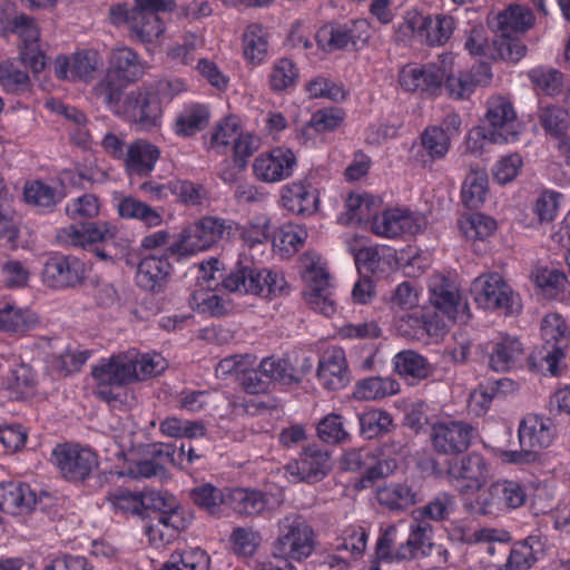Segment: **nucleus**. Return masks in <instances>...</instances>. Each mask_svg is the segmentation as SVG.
<instances>
[{
	"label": "nucleus",
	"instance_id": "1",
	"mask_svg": "<svg viewBox=\"0 0 570 570\" xmlns=\"http://www.w3.org/2000/svg\"><path fill=\"white\" fill-rule=\"evenodd\" d=\"M200 276L208 288L216 289L219 285L230 293L253 294L271 298L284 291L285 278L277 273L258 268L248 258L238 261L227 274L220 268L217 258L200 264Z\"/></svg>",
	"mask_w": 570,
	"mask_h": 570
},
{
	"label": "nucleus",
	"instance_id": "2",
	"mask_svg": "<svg viewBox=\"0 0 570 570\" xmlns=\"http://www.w3.org/2000/svg\"><path fill=\"white\" fill-rule=\"evenodd\" d=\"M175 0H134L128 3H116L109 8L108 18L112 26H126L129 37L140 43H151L165 31L160 13L173 12Z\"/></svg>",
	"mask_w": 570,
	"mask_h": 570
},
{
	"label": "nucleus",
	"instance_id": "3",
	"mask_svg": "<svg viewBox=\"0 0 570 570\" xmlns=\"http://www.w3.org/2000/svg\"><path fill=\"white\" fill-rule=\"evenodd\" d=\"M101 100L116 116L138 130L150 131L161 125V101L151 86L137 87L126 94L110 92Z\"/></svg>",
	"mask_w": 570,
	"mask_h": 570
},
{
	"label": "nucleus",
	"instance_id": "4",
	"mask_svg": "<svg viewBox=\"0 0 570 570\" xmlns=\"http://www.w3.org/2000/svg\"><path fill=\"white\" fill-rule=\"evenodd\" d=\"M52 460L61 475L70 482H83L89 480L91 489H101L114 478L112 472L92 473L98 469L97 454L79 445L58 444L52 451Z\"/></svg>",
	"mask_w": 570,
	"mask_h": 570
},
{
	"label": "nucleus",
	"instance_id": "5",
	"mask_svg": "<svg viewBox=\"0 0 570 570\" xmlns=\"http://www.w3.org/2000/svg\"><path fill=\"white\" fill-rule=\"evenodd\" d=\"M278 535L273 543V556L283 561H303L316 548V534L304 517L292 513L277 523Z\"/></svg>",
	"mask_w": 570,
	"mask_h": 570
},
{
	"label": "nucleus",
	"instance_id": "6",
	"mask_svg": "<svg viewBox=\"0 0 570 570\" xmlns=\"http://www.w3.org/2000/svg\"><path fill=\"white\" fill-rule=\"evenodd\" d=\"M233 229L234 223L229 219L214 216L203 217L184 228L179 238L170 244L168 250L178 257H186L205 250L222 239L229 238Z\"/></svg>",
	"mask_w": 570,
	"mask_h": 570
},
{
	"label": "nucleus",
	"instance_id": "7",
	"mask_svg": "<svg viewBox=\"0 0 570 570\" xmlns=\"http://www.w3.org/2000/svg\"><path fill=\"white\" fill-rule=\"evenodd\" d=\"M91 375L97 382V395L107 402L117 401L118 390L137 379V354L112 355L107 362L94 366Z\"/></svg>",
	"mask_w": 570,
	"mask_h": 570
},
{
	"label": "nucleus",
	"instance_id": "8",
	"mask_svg": "<svg viewBox=\"0 0 570 570\" xmlns=\"http://www.w3.org/2000/svg\"><path fill=\"white\" fill-rule=\"evenodd\" d=\"M483 126L474 129L476 138L492 144H508L519 139L520 124L510 100L504 97H492L487 102Z\"/></svg>",
	"mask_w": 570,
	"mask_h": 570
},
{
	"label": "nucleus",
	"instance_id": "9",
	"mask_svg": "<svg viewBox=\"0 0 570 570\" xmlns=\"http://www.w3.org/2000/svg\"><path fill=\"white\" fill-rule=\"evenodd\" d=\"M144 73V63L136 51L129 47L114 49L110 53L106 76L96 87L98 98L104 99L114 91L124 94L125 88L138 81Z\"/></svg>",
	"mask_w": 570,
	"mask_h": 570
},
{
	"label": "nucleus",
	"instance_id": "10",
	"mask_svg": "<svg viewBox=\"0 0 570 570\" xmlns=\"http://www.w3.org/2000/svg\"><path fill=\"white\" fill-rule=\"evenodd\" d=\"M471 294L482 308L500 309L505 315L521 312L519 295L497 273L476 277L472 282Z\"/></svg>",
	"mask_w": 570,
	"mask_h": 570
},
{
	"label": "nucleus",
	"instance_id": "11",
	"mask_svg": "<svg viewBox=\"0 0 570 570\" xmlns=\"http://www.w3.org/2000/svg\"><path fill=\"white\" fill-rule=\"evenodd\" d=\"M527 493L517 481L500 480L493 482L487 490L470 503L469 510L479 515H497L500 512L517 509L524 504Z\"/></svg>",
	"mask_w": 570,
	"mask_h": 570
},
{
	"label": "nucleus",
	"instance_id": "12",
	"mask_svg": "<svg viewBox=\"0 0 570 570\" xmlns=\"http://www.w3.org/2000/svg\"><path fill=\"white\" fill-rule=\"evenodd\" d=\"M541 335L546 344L538 352V357L547 363V370L552 375H557L558 363L564 357L563 350L569 344L570 331L559 314H549L542 321ZM535 358L537 355H530L528 358L532 370H535Z\"/></svg>",
	"mask_w": 570,
	"mask_h": 570
},
{
	"label": "nucleus",
	"instance_id": "13",
	"mask_svg": "<svg viewBox=\"0 0 570 570\" xmlns=\"http://www.w3.org/2000/svg\"><path fill=\"white\" fill-rule=\"evenodd\" d=\"M304 267L302 277L305 282V289L303 294L307 304L325 316L333 315L336 307L332 298L330 274L313 258H305Z\"/></svg>",
	"mask_w": 570,
	"mask_h": 570
},
{
	"label": "nucleus",
	"instance_id": "14",
	"mask_svg": "<svg viewBox=\"0 0 570 570\" xmlns=\"http://www.w3.org/2000/svg\"><path fill=\"white\" fill-rule=\"evenodd\" d=\"M473 426L464 421H439L431 428L430 440L434 451L444 455L465 452L471 445Z\"/></svg>",
	"mask_w": 570,
	"mask_h": 570
},
{
	"label": "nucleus",
	"instance_id": "15",
	"mask_svg": "<svg viewBox=\"0 0 570 570\" xmlns=\"http://www.w3.org/2000/svg\"><path fill=\"white\" fill-rule=\"evenodd\" d=\"M85 263L71 255L56 254L48 258L42 268V282L53 289L72 288L85 279Z\"/></svg>",
	"mask_w": 570,
	"mask_h": 570
},
{
	"label": "nucleus",
	"instance_id": "16",
	"mask_svg": "<svg viewBox=\"0 0 570 570\" xmlns=\"http://www.w3.org/2000/svg\"><path fill=\"white\" fill-rule=\"evenodd\" d=\"M117 233V227L108 222L86 220L61 228L57 234V240L67 246L87 249L112 240Z\"/></svg>",
	"mask_w": 570,
	"mask_h": 570
},
{
	"label": "nucleus",
	"instance_id": "17",
	"mask_svg": "<svg viewBox=\"0 0 570 570\" xmlns=\"http://www.w3.org/2000/svg\"><path fill=\"white\" fill-rule=\"evenodd\" d=\"M446 474L461 492L479 491L489 478V468L481 454L471 452L460 461L449 462Z\"/></svg>",
	"mask_w": 570,
	"mask_h": 570
},
{
	"label": "nucleus",
	"instance_id": "18",
	"mask_svg": "<svg viewBox=\"0 0 570 570\" xmlns=\"http://www.w3.org/2000/svg\"><path fill=\"white\" fill-rule=\"evenodd\" d=\"M483 362L495 372H508L521 361L524 348L515 336L504 335L478 346Z\"/></svg>",
	"mask_w": 570,
	"mask_h": 570
},
{
	"label": "nucleus",
	"instance_id": "19",
	"mask_svg": "<svg viewBox=\"0 0 570 570\" xmlns=\"http://www.w3.org/2000/svg\"><path fill=\"white\" fill-rule=\"evenodd\" d=\"M170 256L175 255L167 249L164 255H148L141 258L136 269V285L154 294L163 293L173 273V266L169 262ZM180 258L177 256V261Z\"/></svg>",
	"mask_w": 570,
	"mask_h": 570
},
{
	"label": "nucleus",
	"instance_id": "20",
	"mask_svg": "<svg viewBox=\"0 0 570 570\" xmlns=\"http://www.w3.org/2000/svg\"><path fill=\"white\" fill-rule=\"evenodd\" d=\"M286 470L299 481L320 482L332 470L331 453L316 444H311L304 448L297 460L286 465Z\"/></svg>",
	"mask_w": 570,
	"mask_h": 570
},
{
	"label": "nucleus",
	"instance_id": "21",
	"mask_svg": "<svg viewBox=\"0 0 570 570\" xmlns=\"http://www.w3.org/2000/svg\"><path fill=\"white\" fill-rule=\"evenodd\" d=\"M431 311L443 320L445 330L452 323L465 324L470 317V309L466 303H463L459 292L450 284H441L431 289L430 295Z\"/></svg>",
	"mask_w": 570,
	"mask_h": 570
},
{
	"label": "nucleus",
	"instance_id": "22",
	"mask_svg": "<svg viewBox=\"0 0 570 570\" xmlns=\"http://www.w3.org/2000/svg\"><path fill=\"white\" fill-rule=\"evenodd\" d=\"M296 165V157L291 149L277 147L255 158L254 176L264 183H276L288 178Z\"/></svg>",
	"mask_w": 570,
	"mask_h": 570
},
{
	"label": "nucleus",
	"instance_id": "23",
	"mask_svg": "<svg viewBox=\"0 0 570 570\" xmlns=\"http://www.w3.org/2000/svg\"><path fill=\"white\" fill-rule=\"evenodd\" d=\"M421 220L410 210L392 208L372 216V232L381 237L395 238L402 234H416Z\"/></svg>",
	"mask_w": 570,
	"mask_h": 570
},
{
	"label": "nucleus",
	"instance_id": "24",
	"mask_svg": "<svg viewBox=\"0 0 570 570\" xmlns=\"http://www.w3.org/2000/svg\"><path fill=\"white\" fill-rule=\"evenodd\" d=\"M446 70L443 66L428 63L419 68L403 69L400 83L406 91H421L430 96H439L443 89Z\"/></svg>",
	"mask_w": 570,
	"mask_h": 570
},
{
	"label": "nucleus",
	"instance_id": "25",
	"mask_svg": "<svg viewBox=\"0 0 570 570\" xmlns=\"http://www.w3.org/2000/svg\"><path fill=\"white\" fill-rule=\"evenodd\" d=\"M407 27L430 46L444 45L455 29L454 18L445 14H414L406 20Z\"/></svg>",
	"mask_w": 570,
	"mask_h": 570
},
{
	"label": "nucleus",
	"instance_id": "26",
	"mask_svg": "<svg viewBox=\"0 0 570 570\" xmlns=\"http://www.w3.org/2000/svg\"><path fill=\"white\" fill-rule=\"evenodd\" d=\"M520 446L534 450L540 458L541 450L548 448L554 438V426L550 417L529 415L519 425Z\"/></svg>",
	"mask_w": 570,
	"mask_h": 570
},
{
	"label": "nucleus",
	"instance_id": "27",
	"mask_svg": "<svg viewBox=\"0 0 570 570\" xmlns=\"http://www.w3.org/2000/svg\"><path fill=\"white\" fill-rule=\"evenodd\" d=\"M317 377L321 384L330 391L341 390L350 383V371L342 348H334L321 356Z\"/></svg>",
	"mask_w": 570,
	"mask_h": 570
},
{
	"label": "nucleus",
	"instance_id": "28",
	"mask_svg": "<svg viewBox=\"0 0 570 570\" xmlns=\"http://www.w3.org/2000/svg\"><path fill=\"white\" fill-rule=\"evenodd\" d=\"M491 68L488 63H479L471 71L448 72L443 87L449 96L454 99H465L479 85H485L491 79Z\"/></svg>",
	"mask_w": 570,
	"mask_h": 570
},
{
	"label": "nucleus",
	"instance_id": "29",
	"mask_svg": "<svg viewBox=\"0 0 570 570\" xmlns=\"http://www.w3.org/2000/svg\"><path fill=\"white\" fill-rule=\"evenodd\" d=\"M160 157L159 148L146 139H136L127 146L124 160L129 176L147 177Z\"/></svg>",
	"mask_w": 570,
	"mask_h": 570
},
{
	"label": "nucleus",
	"instance_id": "30",
	"mask_svg": "<svg viewBox=\"0 0 570 570\" xmlns=\"http://www.w3.org/2000/svg\"><path fill=\"white\" fill-rule=\"evenodd\" d=\"M281 203L293 214L311 216L318 209L320 196L309 183H293L282 188Z\"/></svg>",
	"mask_w": 570,
	"mask_h": 570
},
{
	"label": "nucleus",
	"instance_id": "31",
	"mask_svg": "<svg viewBox=\"0 0 570 570\" xmlns=\"http://www.w3.org/2000/svg\"><path fill=\"white\" fill-rule=\"evenodd\" d=\"M39 500L26 483L8 482L0 484V509L2 513L19 515L30 512Z\"/></svg>",
	"mask_w": 570,
	"mask_h": 570
},
{
	"label": "nucleus",
	"instance_id": "32",
	"mask_svg": "<svg viewBox=\"0 0 570 570\" xmlns=\"http://www.w3.org/2000/svg\"><path fill=\"white\" fill-rule=\"evenodd\" d=\"M490 24L497 33L521 36L533 27L534 16L525 6L511 4L499 12Z\"/></svg>",
	"mask_w": 570,
	"mask_h": 570
},
{
	"label": "nucleus",
	"instance_id": "33",
	"mask_svg": "<svg viewBox=\"0 0 570 570\" xmlns=\"http://www.w3.org/2000/svg\"><path fill=\"white\" fill-rule=\"evenodd\" d=\"M10 199L11 195L0 176V248L3 250L16 249L20 234Z\"/></svg>",
	"mask_w": 570,
	"mask_h": 570
},
{
	"label": "nucleus",
	"instance_id": "34",
	"mask_svg": "<svg viewBox=\"0 0 570 570\" xmlns=\"http://www.w3.org/2000/svg\"><path fill=\"white\" fill-rule=\"evenodd\" d=\"M394 370L401 376L416 384L433 374L432 364L421 354L412 350L397 353L393 358Z\"/></svg>",
	"mask_w": 570,
	"mask_h": 570
},
{
	"label": "nucleus",
	"instance_id": "35",
	"mask_svg": "<svg viewBox=\"0 0 570 570\" xmlns=\"http://www.w3.org/2000/svg\"><path fill=\"white\" fill-rule=\"evenodd\" d=\"M544 543L539 535H529L513 544L505 567L509 570H528L543 552Z\"/></svg>",
	"mask_w": 570,
	"mask_h": 570
},
{
	"label": "nucleus",
	"instance_id": "36",
	"mask_svg": "<svg viewBox=\"0 0 570 570\" xmlns=\"http://www.w3.org/2000/svg\"><path fill=\"white\" fill-rule=\"evenodd\" d=\"M400 392V383L392 376H370L357 381L353 396L356 400H379Z\"/></svg>",
	"mask_w": 570,
	"mask_h": 570
},
{
	"label": "nucleus",
	"instance_id": "37",
	"mask_svg": "<svg viewBox=\"0 0 570 570\" xmlns=\"http://www.w3.org/2000/svg\"><path fill=\"white\" fill-rule=\"evenodd\" d=\"M267 504L262 491L236 488L227 490V504L236 513L253 515L261 513Z\"/></svg>",
	"mask_w": 570,
	"mask_h": 570
},
{
	"label": "nucleus",
	"instance_id": "38",
	"mask_svg": "<svg viewBox=\"0 0 570 570\" xmlns=\"http://www.w3.org/2000/svg\"><path fill=\"white\" fill-rule=\"evenodd\" d=\"M209 122V110L206 106L194 104L187 106L176 118L174 130L178 136L190 137L202 131Z\"/></svg>",
	"mask_w": 570,
	"mask_h": 570
},
{
	"label": "nucleus",
	"instance_id": "39",
	"mask_svg": "<svg viewBox=\"0 0 570 570\" xmlns=\"http://www.w3.org/2000/svg\"><path fill=\"white\" fill-rule=\"evenodd\" d=\"M23 195L28 204L51 209L67 196V193L62 180L57 187L36 180L24 186Z\"/></svg>",
	"mask_w": 570,
	"mask_h": 570
},
{
	"label": "nucleus",
	"instance_id": "40",
	"mask_svg": "<svg viewBox=\"0 0 570 570\" xmlns=\"http://www.w3.org/2000/svg\"><path fill=\"white\" fill-rule=\"evenodd\" d=\"M360 433L367 440L381 438L394 429L391 414L387 411L372 409L358 414Z\"/></svg>",
	"mask_w": 570,
	"mask_h": 570
},
{
	"label": "nucleus",
	"instance_id": "41",
	"mask_svg": "<svg viewBox=\"0 0 570 570\" xmlns=\"http://www.w3.org/2000/svg\"><path fill=\"white\" fill-rule=\"evenodd\" d=\"M402 320L414 331V335L417 337L423 335L440 336L446 332L443 320L439 318L429 307L406 314Z\"/></svg>",
	"mask_w": 570,
	"mask_h": 570
},
{
	"label": "nucleus",
	"instance_id": "42",
	"mask_svg": "<svg viewBox=\"0 0 570 570\" xmlns=\"http://www.w3.org/2000/svg\"><path fill=\"white\" fill-rule=\"evenodd\" d=\"M489 178L485 170H471L462 185L461 199L470 209L479 208L485 200Z\"/></svg>",
	"mask_w": 570,
	"mask_h": 570
},
{
	"label": "nucleus",
	"instance_id": "43",
	"mask_svg": "<svg viewBox=\"0 0 570 570\" xmlns=\"http://www.w3.org/2000/svg\"><path fill=\"white\" fill-rule=\"evenodd\" d=\"M455 510L454 497L448 492H439L425 505L414 510V519L424 521L425 519L432 521H444Z\"/></svg>",
	"mask_w": 570,
	"mask_h": 570
},
{
	"label": "nucleus",
	"instance_id": "44",
	"mask_svg": "<svg viewBox=\"0 0 570 570\" xmlns=\"http://www.w3.org/2000/svg\"><path fill=\"white\" fill-rule=\"evenodd\" d=\"M527 46L521 42L519 36L509 33H497L492 40V52L490 58L493 60H507L518 62L525 56Z\"/></svg>",
	"mask_w": 570,
	"mask_h": 570
},
{
	"label": "nucleus",
	"instance_id": "45",
	"mask_svg": "<svg viewBox=\"0 0 570 570\" xmlns=\"http://www.w3.org/2000/svg\"><path fill=\"white\" fill-rule=\"evenodd\" d=\"M538 117L542 128L556 137L564 135L570 124L568 110L557 105L541 106Z\"/></svg>",
	"mask_w": 570,
	"mask_h": 570
},
{
	"label": "nucleus",
	"instance_id": "46",
	"mask_svg": "<svg viewBox=\"0 0 570 570\" xmlns=\"http://www.w3.org/2000/svg\"><path fill=\"white\" fill-rule=\"evenodd\" d=\"M190 499L198 508L216 514L222 504H227V491L223 492L213 484L206 483L194 488L190 491Z\"/></svg>",
	"mask_w": 570,
	"mask_h": 570
},
{
	"label": "nucleus",
	"instance_id": "47",
	"mask_svg": "<svg viewBox=\"0 0 570 570\" xmlns=\"http://www.w3.org/2000/svg\"><path fill=\"white\" fill-rule=\"evenodd\" d=\"M460 229L466 239L483 240L497 229V222L484 214L474 213L460 222Z\"/></svg>",
	"mask_w": 570,
	"mask_h": 570
},
{
	"label": "nucleus",
	"instance_id": "48",
	"mask_svg": "<svg viewBox=\"0 0 570 570\" xmlns=\"http://www.w3.org/2000/svg\"><path fill=\"white\" fill-rule=\"evenodd\" d=\"M118 213L122 218H136L149 226L161 222L160 215L147 204L134 197H125L118 204Z\"/></svg>",
	"mask_w": 570,
	"mask_h": 570
},
{
	"label": "nucleus",
	"instance_id": "49",
	"mask_svg": "<svg viewBox=\"0 0 570 570\" xmlns=\"http://www.w3.org/2000/svg\"><path fill=\"white\" fill-rule=\"evenodd\" d=\"M244 56L254 63L261 62L267 52L266 33L262 26L249 24L243 36Z\"/></svg>",
	"mask_w": 570,
	"mask_h": 570
},
{
	"label": "nucleus",
	"instance_id": "50",
	"mask_svg": "<svg viewBox=\"0 0 570 570\" xmlns=\"http://www.w3.org/2000/svg\"><path fill=\"white\" fill-rule=\"evenodd\" d=\"M242 135L240 127L236 117H226L219 121L212 134L209 148L215 149L218 154H225L228 145L235 141Z\"/></svg>",
	"mask_w": 570,
	"mask_h": 570
},
{
	"label": "nucleus",
	"instance_id": "51",
	"mask_svg": "<svg viewBox=\"0 0 570 570\" xmlns=\"http://www.w3.org/2000/svg\"><path fill=\"white\" fill-rule=\"evenodd\" d=\"M259 368H262L265 379L268 380V385L272 382L284 384L299 382V379L294 375V367L285 358L265 357L261 361Z\"/></svg>",
	"mask_w": 570,
	"mask_h": 570
},
{
	"label": "nucleus",
	"instance_id": "52",
	"mask_svg": "<svg viewBox=\"0 0 570 570\" xmlns=\"http://www.w3.org/2000/svg\"><path fill=\"white\" fill-rule=\"evenodd\" d=\"M379 501L391 510H405L415 504L417 500L416 492L412 488L406 484H396L380 491Z\"/></svg>",
	"mask_w": 570,
	"mask_h": 570
},
{
	"label": "nucleus",
	"instance_id": "53",
	"mask_svg": "<svg viewBox=\"0 0 570 570\" xmlns=\"http://www.w3.org/2000/svg\"><path fill=\"white\" fill-rule=\"evenodd\" d=\"M298 78L296 65L288 58L277 60L269 76L271 88L274 91H284L294 87Z\"/></svg>",
	"mask_w": 570,
	"mask_h": 570
},
{
	"label": "nucleus",
	"instance_id": "54",
	"mask_svg": "<svg viewBox=\"0 0 570 570\" xmlns=\"http://www.w3.org/2000/svg\"><path fill=\"white\" fill-rule=\"evenodd\" d=\"M107 501L114 507L115 511L124 514L141 515L142 492H131L127 489L118 488L107 495Z\"/></svg>",
	"mask_w": 570,
	"mask_h": 570
},
{
	"label": "nucleus",
	"instance_id": "55",
	"mask_svg": "<svg viewBox=\"0 0 570 570\" xmlns=\"http://www.w3.org/2000/svg\"><path fill=\"white\" fill-rule=\"evenodd\" d=\"M317 435L322 441L328 444L344 442L350 436L345 429L343 416L335 413H331L320 421Z\"/></svg>",
	"mask_w": 570,
	"mask_h": 570
},
{
	"label": "nucleus",
	"instance_id": "56",
	"mask_svg": "<svg viewBox=\"0 0 570 570\" xmlns=\"http://www.w3.org/2000/svg\"><path fill=\"white\" fill-rule=\"evenodd\" d=\"M401 535L396 525L392 524L384 529L375 544L374 561L389 563L396 561V548Z\"/></svg>",
	"mask_w": 570,
	"mask_h": 570
},
{
	"label": "nucleus",
	"instance_id": "57",
	"mask_svg": "<svg viewBox=\"0 0 570 570\" xmlns=\"http://www.w3.org/2000/svg\"><path fill=\"white\" fill-rule=\"evenodd\" d=\"M529 78L535 88L547 96L559 94L563 86L562 73L556 69L538 67L530 70Z\"/></svg>",
	"mask_w": 570,
	"mask_h": 570
},
{
	"label": "nucleus",
	"instance_id": "58",
	"mask_svg": "<svg viewBox=\"0 0 570 570\" xmlns=\"http://www.w3.org/2000/svg\"><path fill=\"white\" fill-rule=\"evenodd\" d=\"M422 145L432 159L445 156L450 148V135L440 127H430L422 134Z\"/></svg>",
	"mask_w": 570,
	"mask_h": 570
},
{
	"label": "nucleus",
	"instance_id": "59",
	"mask_svg": "<svg viewBox=\"0 0 570 570\" xmlns=\"http://www.w3.org/2000/svg\"><path fill=\"white\" fill-rule=\"evenodd\" d=\"M0 82L9 91H24L30 87V77L16 62L4 61L0 65Z\"/></svg>",
	"mask_w": 570,
	"mask_h": 570
},
{
	"label": "nucleus",
	"instance_id": "60",
	"mask_svg": "<svg viewBox=\"0 0 570 570\" xmlns=\"http://www.w3.org/2000/svg\"><path fill=\"white\" fill-rule=\"evenodd\" d=\"M230 541L235 553L249 557L256 552L261 542V535L250 528L239 527L232 532Z\"/></svg>",
	"mask_w": 570,
	"mask_h": 570
},
{
	"label": "nucleus",
	"instance_id": "61",
	"mask_svg": "<svg viewBox=\"0 0 570 570\" xmlns=\"http://www.w3.org/2000/svg\"><path fill=\"white\" fill-rule=\"evenodd\" d=\"M306 90L313 98H327L335 102L343 101L347 95L342 85L323 77L311 80L306 85Z\"/></svg>",
	"mask_w": 570,
	"mask_h": 570
},
{
	"label": "nucleus",
	"instance_id": "62",
	"mask_svg": "<svg viewBox=\"0 0 570 570\" xmlns=\"http://www.w3.org/2000/svg\"><path fill=\"white\" fill-rule=\"evenodd\" d=\"M17 33L26 45H37L40 40V29L36 24L35 18L20 13L11 19L10 32Z\"/></svg>",
	"mask_w": 570,
	"mask_h": 570
},
{
	"label": "nucleus",
	"instance_id": "63",
	"mask_svg": "<svg viewBox=\"0 0 570 570\" xmlns=\"http://www.w3.org/2000/svg\"><path fill=\"white\" fill-rule=\"evenodd\" d=\"M99 199L94 194H85L66 207L67 215L76 220L77 218H86L90 220L99 214Z\"/></svg>",
	"mask_w": 570,
	"mask_h": 570
},
{
	"label": "nucleus",
	"instance_id": "64",
	"mask_svg": "<svg viewBox=\"0 0 570 570\" xmlns=\"http://www.w3.org/2000/svg\"><path fill=\"white\" fill-rule=\"evenodd\" d=\"M174 560L178 563L179 570H208L210 558L207 552L200 548L183 550L173 553Z\"/></svg>",
	"mask_w": 570,
	"mask_h": 570
}]
</instances>
